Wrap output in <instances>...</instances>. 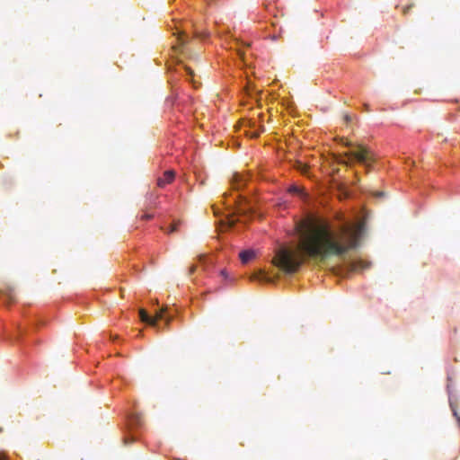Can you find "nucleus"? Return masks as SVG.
Wrapping results in <instances>:
<instances>
[{
	"label": "nucleus",
	"mask_w": 460,
	"mask_h": 460,
	"mask_svg": "<svg viewBox=\"0 0 460 460\" xmlns=\"http://www.w3.org/2000/svg\"><path fill=\"white\" fill-rule=\"evenodd\" d=\"M364 230V222L346 223L334 229L327 221L301 220L296 225L299 241L297 249L280 248L274 263L287 273H294L306 256L321 260L341 257L358 245Z\"/></svg>",
	"instance_id": "obj_1"
},
{
	"label": "nucleus",
	"mask_w": 460,
	"mask_h": 460,
	"mask_svg": "<svg viewBox=\"0 0 460 460\" xmlns=\"http://www.w3.org/2000/svg\"><path fill=\"white\" fill-rule=\"evenodd\" d=\"M345 155L347 161H342V163L348 164L353 162H357L365 166L367 171L371 169L373 164L376 161L373 153L361 145H357L355 148L345 153Z\"/></svg>",
	"instance_id": "obj_2"
},
{
	"label": "nucleus",
	"mask_w": 460,
	"mask_h": 460,
	"mask_svg": "<svg viewBox=\"0 0 460 460\" xmlns=\"http://www.w3.org/2000/svg\"><path fill=\"white\" fill-rule=\"evenodd\" d=\"M139 318L142 322L151 325L152 327L160 330L159 322L164 320L165 324H168L171 321V317L165 315V310H160L156 312L155 316H150L147 312L144 309L139 310Z\"/></svg>",
	"instance_id": "obj_3"
},
{
	"label": "nucleus",
	"mask_w": 460,
	"mask_h": 460,
	"mask_svg": "<svg viewBox=\"0 0 460 460\" xmlns=\"http://www.w3.org/2000/svg\"><path fill=\"white\" fill-rule=\"evenodd\" d=\"M369 267V262L361 259H349L344 262L343 270L348 272H360Z\"/></svg>",
	"instance_id": "obj_4"
},
{
	"label": "nucleus",
	"mask_w": 460,
	"mask_h": 460,
	"mask_svg": "<svg viewBox=\"0 0 460 460\" xmlns=\"http://www.w3.org/2000/svg\"><path fill=\"white\" fill-rule=\"evenodd\" d=\"M248 181V177L244 174L235 172L231 180V188L234 190H240L243 188Z\"/></svg>",
	"instance_id": "obj_5"
},
{
	"label": "nucleus",
	"mask_w": 460,
	"mask_h": 460,
	"mask_svg": "<svg viewBox=\"0 0 460 460\" xmlns=\"http://www.w3.org/2000/svg\"><path fill=\"white\" fill-rule=\"evenodd\" d=\"M173 179H174V172L172 171H166L164 173V177L159 178L157 180V185L159 187H164L166 184L171 183L173 181Z\"/></svg>",
	"instance_id": "obj_6"
},
{
	"label": "nucleus",
	"mask_w": 460,
	"mask_h": 460,
	"mask_svg": "<svg viewBox=\"0 0 460 460\" xmlns=\"http://www.w3.org/2000/svg\"><path fill=\"white\" fill-rule=\"evenodd\" d=\"M288 192L293 195H296V196L300 197L301 199L306 198V193L305 192L304 189L299 186H296V185L290 186L288 188Z\"/></svg>",
	"instance_id": "obj_7"
},
{
	"label": "nucleus",
	"mask_w": 460,
	"mask_h": 460,
	"mask_svg": "<svg viewBox=\"0 0 460 460\" xmlns=\"http://www.w3.org/2000/svg\"><path fill=\"white\" fill-rule=\"evenodd\" d=\"M239 257L243 263H247L254 257V252L250 250L243 251L240 252Z\"/></svg>",
	"instance_id": "obj_8"
},
{
	"label": "nucleus",
	"mask_w": 460,
	"mask_h": 460,
	"mask_svg": "<svg viewBox=\"0 0 460 460\" xmlns=\"http://www.w3.org/2000/svg\"><path fill=\"white\" fill-rule=\"evenodd\" d=\"M254 279H257L261 282H270V278L264 272L260 271L254 276Z\"/></svg>",
	"instance_id": "obj_9"
},
{
	"label": "nucleus",
	"mask_w": 460,
	"mask_h": 460,
	"mask_svg": "<svg viewBox=\"0 0 460 460\" xmlns=\"http://www.w3.org/2000/svg\"><path fill=\"white\" fill-rule=\"evenodd\" d=\"M130 425H140V417L135 416L134 418H132V420H130Z\"/></svg>",
	"instance_id": "obj_10"
},
{
	"label": "nucleus",
	"mask_w": 460,
	"mask_h": 460,
	"mask_svg": "<svg viewBox=\"0 0 460 460\" xmlns=\"http://www.w3.org/2000/svg\"><path fill=\"white\" fill-rule=\"evenodd\" d=\"M176 229H177V225L172 224L171 226H169L168 229H166L165 231L167 233H173L174 231H176Z\"/></svg>",
	"instance_id": "obj_11"
},
{
	"label": "nucleus",
	"mask_w": 460,
	"mask_h": 460,
	"mask_svg": "<svg viewBox=\"0 0 460 460\" xmlns=\"http://www.w3.org/2000/svg\"><path fill=\"white\" fill-rule=\"evenodd\" d=\"M241 199V196L240 195H236L234 198V204H237L238 202V199Z\"/></svg>",
	"instance_id": "obj_12"
},
{
	"label": "nucleus",
	"mask_w": 460,
	"mask_h": 460,
	"mask_svg": "<svg viewBox=\"0 0 460 460\" xmlns=\"http://www.w3.org/2000/svg\"><path fill=\"white\" fill-rule=\"evenodd\" d=\"M185 69H186V71H187L188 75H193V72H192V70H191L190 68L186 67Z\"/></svg>",
	"instance_id": "obj_13"
},
{
	"label": "nucleus",
	"mask_w": 460,
	"mask_h": 460,
	"mask_svg": "<svg viewBox=\"0 0 460 460\" xmlns=\"http://www.w3.org/2000/svg\"><path fill=\"white\" fill-rule=\"evenodd\" d=\"M237 212H242L243 209L241 208V202L238 205V208H236Z\"/></svg>",
	"instance_id": "obj_14"
},
{
	"label": "nucleus",
	"mask_w": 460,
	"mask_h": 460,
	"mask_svg": "<svg viewBox=\"0 0 460 460\" xmlns=\"http://www.w3.org/2000/svg\"><path fill=\"white\" fill-rule=\"evenodd\" d=\"M194 270H195V267L193 266L190 268V272H193Z\"/></svg>",
	"instance_id": "obj_15"
},
{
	"label": "nucleus",
	"mask_w": 460,
	"mask_h": 460,
	"mask_svg": "<svg viewBox=\"0 0 460 460\" xmlns=\"http://www.w3.org/2000/svg\"><path fill=\"white\" fill-rule=\"evenodd\" d=\"M124 442H125V444L129 443V442H128V438H125V439H124Z\"/></svg>",
	"instance_id": "obj_16"
},
{
	"label": "nucleus",
	"mask_w": 460,
	"mask_h": 460,
	"mask_svg": "<svg viewBox=\"0 0 460 460\" xmlns=\"http://www.w3.org/2000/svg\"><path fill=\"white\" fill-rule=\"evenodd\" d=\"M376 195H377V196H382V195H383V193H382V192H377V193H376Z\"/></svg>",
	"instance_id": "obj_17"
},
{
	"label": "nucleus",
	"mask_w": 460,
	"mask_h": 460,
	"mask_svg": "<svg viewBox=\"0 0 460 460\" xmlns=\"http://www.w3.org/2000/svg\"><path fill=\"white\" fill-rule=\"evenodd\" d=\"M229 224L232 226L234 224V220H229Z\"/></svg>",
	"instance_id": "obj_18"
},
{
	"label": "nucleus",
	"mask_w": 460,
	"mask_h": 460,
	"mask_svg": "<svg viewBox=\"0 0 460 460\" xmlns=\"http://www.w3.org/2000/svg\"><path fill=\"white\" fill-rule=\"evenodd\" d=\"M344 144H345V146H349L350 145V144H349L348 141H346V143H344Z\"/></svg>",
	"instance_id": "obj_19"
}]
</instances>
